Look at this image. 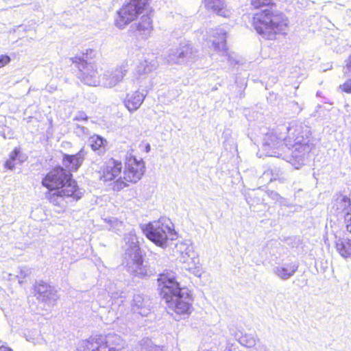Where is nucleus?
Wrapping results in <instances>:
<instances>
[{
    "label": "nucleus",
    "mask_w": 351,
    "mask_h": 351,
    "mask_svg": "<svg viewBox=\"0 0 351 351\" xmlns=\"http://www.w3.org/2000/svg\"><path fill=\"white\" fill-rule=\"evenodd\" d=\"M10 60L9 56L5 55L0 56V68L6 65Z\"/></svg>",
    "instance_id": "c756f323"
},
{
    "label": "nucleus",
    "mask_w": 351,
    "mask_h": 351,
    "mask_svg": "<svg viewBox=\"0 0 351 351\" xmlns=\"http://www.w3.org/2000/svg\"><path fill=\"white\" fill-rule=\"evenodd\" d=\"M147 93L146 90H143L141 93L139 90H131L130 93H127L125 99L124 103L125 107L130 112L136 110L142 104Z\"/></svg>",
    "instance_id": "dca6fc26"
},
{
    "label": "nucleus",
    "mask_w": 351,
    "mask_h": 351,
    "mask_svg": "<svg viewBox=\"0 0 351 351\" xmlns=\"http://www.w3.org/2000/svg\"><path fill=\"white\" fill-rule=\"evenodd\" d=\"M346 67L348 69L351 71V56L349 57L348 61L346 64Z\"/></svg>",
    "instance_id": "72a5a7b5"
},
{
    "label": "nucleus",
    "mask_w": 351,
    "mask_h": 351,
    "mask_svg": "<svg viewBox=\"0 0 351 351\" xmlns=\"http://www.w3.org/2000/svg\"><path fill=\"white\" fill-rule=\"evenodd\" d=\"M342 90L348 93H351V89H342Z\"/></svg>",
    "instance_id": "58836bf2"
},
{
    "label": "nucleus",
    "mask_w": 351,
    "mask_h": 351,
    "mask_svg": "<svg viewBox=\"0 0 351 351\" xmlns=\"http://www.w3.org/2000/svg\"><path fill=\"white\" fill-rule=\"evenodd\" d=\"M280 175L281 171L279 169L275 168L274 169H269L265 171L263 174V178L269 177L271 176L269 178V182H271L279 178Z\"/></svg>",
    "instance_id": "393cba45"
},
{
    "label": "nucleus",
    "mask_w": 351,
    "mask_h": 351,
    "mask_svg": "<svg viewBox=\"0 0 351 351\" xmlns=\"http://www.w3.org/2000/svg\"><path fill=\"white\" fill-rule=\"evenodd\" d=\"M88 128H86L84 126H80L79 125H77L76 129H75V133H77L78 135H80L81 134H86L88 133Z\"/></svg>",
    "instance_id": "7c9ffc66"
},
{
    "label": "nucleus",
    "mask_w": 351,
    "mask_h": 351,
    "mask_svg": "<svg viewBox=\"0 0 351 351\" xmlns=\"http://www.w3.org/2000/svg\"><path fill=\"white\" fill-rule=\"evenodd\" d=\"M157 280L160 295L168 308L178 315H189L193 310V298L186 287H180L176 274L165 270Z\"/></svg>",
    "instance_id": "20e7f679"
},
{
    "label": "nucleus",
    "mask_w": 351,
    "mask_h": 351,
    "mask_svg": "<svg viewBox=\"0 0 351 351\" xmlns=\"http://www.w3.org/2000/svg\"><path fill=\"white\" fill-rule=\"evenodd\" d=\"M335 248L341 257L345 259H351V239L347 238L337 239Z\"/></svg>",
    "instance_id": "a211bd4d"
},
{
    "label": "nucleus",
    "mask_w": 351,
    "mask_h": 351,
    "mask_svg": "<svg viewBox=\"0 0 351 351\" xmlns=\"http://www.w3.org/2000/svg\"><path fill=\"white\" fill-rule=\"evenodd\" d=\"M0 351H12V350L5 346H1Z\"/></svg>",
    "instance_id": "4c0bfd02"
},
{
    "label": "nucleus",
    "mask_w": 351,
    "mask_h": 351,
    "mask_svg": "<svg viewBox=\"0 0 351 351\" xmlns=\"http://www.w3.org/2000/svg\"><path fill=\"white\" fill-rule=\"evenodd\" d=\"M285 130L287 136L282 133L278 135V131L282 129L267 133L263 139L262 149L267 156L282 158L298 169L304 165L313 147L310 128L294 121Z\"/></svg>",
    "instance_id": "f257e3e1"
},
{
    "label": "nucleus",
    "mask_w": 351,
    "mask_h": 351,
    "mask_svg": "<svg viewBox=\"0 0 351 351\" xmlns=\"http://www.w3.org/2000/svg\"><path fill=\"white\" fill-rule=\"evenodd\" d=\"M212 45L215 50L220 51L226 49V36L225 33L217 32L213 35Z\"/></svg>",
    "instance_id": "412c9836"
},
{
    "label": "nucleus",
    "mask_w": 351,
    "mask_h": 351,
    "mask_svg": "<svg viewBox=\"0 0 351 351\" xmlns=\"http://www.w3.org/2000/svg\"><path fill=\"white\" fill-rule=\"evenodd\" d=\"M38 332L37 331H35L33 336H28V335H25V338H26V340L28 341H32V343H34V340H35V336H38Z\"/></svg>",
    "instance_id": "2f4dec72"
},
{
    "label": "nucleus",
    "mask_w": 351,
    "mask_h": 351,
    "mask_svg": "<svg viewBox=\"0 0 351 351\" xmlns=\"http://www.w3.org/2000/svg\"><path fill=\"white\" fill-rule=\"evenodd\" d=\"M86 154L87 152L84 148L75 154H64L62 164L70 173L77 171L82 165Z\"/></svg>",
    "instance_id": "ddd939ff"
},
{
    "label": "nucleus",
    "mask_w": 351,
    "mask_h": 351,
    "mask_svg": "<svg viewBox=\"0 0 351 351\" xmlns=\"http://www.w3.org/2000/svg\"><path fill=\"white\" fill-rule=\"evenodd\" d=\"M139 351H164L160 346H156L149 339H143L139 343Z\"/></svg>",
    "instance_id": "5701e85b"
},
{
    "label": "nucleus",
    "mask_w": 351,
    "mask_h": 351,
    "mask_svg": "<svg viewBox=\"0 0 351 351\" xmlns=\"http://www.w3.org/2000/svg\"><path fill=\"white\" fill-rule=\"evenodd\" d=\"M21 147H15L9 155V158L5 162V167L8 169L12 170L17 163L21 162Z\"/></svg>",
    "instance_id": "6ab92c4d"
},
{
    "label": "nucleus",
    "mask_w": 351,
    "mask_h": 351,
    "mask_svg": "<svg viewBox=\"0 0 351 351\" xmlns=\"http://www.w3.org/2000/svg\"><path fill=\"white\" fill-rule=\"evenodd\" d=\"M332 210L337 215H343V218L347 213H351V200L350 197L342 194H336L332 202Z\"/></svg>",
    "instance_id": "2eb2a0df"
},
{
    "label": "nucleus",
    "mask_w": 351,
    "mask_h": 351,
    "mask_svg": "<svg viewBox=\"0 0 351 351\" xmlns=\"http://www.w3.org/2000/svg\"><path fill=\"white\" fill-rule=\"evenodd\" d=\"M299 267L297 261H288L273 268V273L282 280H287L293 277Z\"/></svg>",
    "instance_id": "f8f14e48"
},
{
    "label": "nucleus",
    "mask_w": 351,
    "mask_h": 351,
    "mask_svg": "<svg viewBox=\"0 0 351 351\" xmlns=\"http://www.w3.org/2000/svg\"><path fill=\"white\" fill-rule=\"evenodd\" d=\"M252 193H253V194H251V195H250L247 197H246V200H247V203H248L250 205V201H251V199H251V195H255V193H255L254 190H253V191H252Z\"/></svg>",
    "instance_id": "e433bc0d"
},
{
    "label": "nucleus",
    "mask_w": 351,
    "mask_h": 351,
    "mask_svg": "<svg viewBox=\"0 0 351 351\" xmlns=\"http://www.w3.org/2000/svg\"><path fill=\"white\" fill-rule=\"evenodd\" d=\"M272 0H250L254 9L267 7L252 14L251 25L256 32L266 40H275L276 36L285 34L289 25L286 14L274 8Z\"/></svg>",
    "instance_id": "7ed1b4c3"
},
{
    "label": "nucleus",
    "mask_w": 351,
    "mask_h": 351,
    "mask_svg": "<svg viewBox=\"0 0 351 351\" xmlns=\"http://www.w3.org/2000/svg\"><path fill=\"white\" fill-rule=\"evenodd\" d=\"M145 166L142 159L138 160L132 155L131 153H127L125 155V170L123 171V178L119 177L113 183L112 189L115 191H120L128 186L127 182L136 183L143 176Z\"/></svg>",
    "instance_id": "1a4fd4ad"
},
{
    "label": "nucleus",
    "mask_w": 351,
    "mask_h": 351,
    "mask_svg": "<svg viewBox=\"0 0 351 351\" xmlns=\"http://www.w3.org/2000/svg\"><path fill=\"white\" fill-rule=\"evenodd\" d=\"M122 164L120 161L110 158L108 160L102 169L100 180L104 182H109L121 177V173Z\"/></svg>",
    "instance_id": "9b49d317"
},
{
    "label": "nucleus",
    "mask_w": 351,
    "mask_h": 351,
    "mask_svg": "<svg viewBox=\"0 0 351 351\" xmlns=\"http://www.w3.org/2000/svg\"><path fill=\"white\" fill-rule=\"evenodd\" d=\"M142 229L147 239L162 248L166 247L167 241L173 240L176 234L173 223L166 217L150 222Z\"/></svg>",
    "instance_id": "0eeeda50"
},
{
    "label": "nucleus",
    "mask_w": 351,
    "mask_h": 351,
    "mask_svg": "<svg viewBox=\"0 0 351 351\" xmlns=\"http://www.w3.org/2000/svg\"><path fill=\"white\" fill-rule=\"evenodd\" d=\"M255 349L256 351H270L265 345H258Z\"/></svg>",
    "instance_id": "473e14b6"
},
{
    "label": "nucleus",
    "mask_w": 351,
    "mask_h": 351,
    "mask_svg": "<svg viewBox=\"0 0 351 351\" xmlns=\"http://www.w3.org/2000/svg\"><path fill=\"white\" fill-rule=\"evenodd\" d=\"M124 240L125 241L124 264L128 271L141 278L152 276V270L147 265L143 264V258L137 237L130 232L125 236Z\"/></svg>",
    "instance_id": "423d86ee"
},
{
    "label": "nucleus",
    "mask_w": 351,
    "mask_h": 351,
    "mask_svg": "<svg viewBox=\"0 0 351 351\" xmlns=\"http://www.w3.org/2000/svg\"><path fill=\"white\" fill-rule=\"evenodd\" d=\"M71 173L62 167H57L46 176L43 184L49 189L48 199L53 205L63 211L69 204L80 199L84 191L79 188Z\"/></svg>",
    "instance_id": "f03ea898"
},
{
    "label": "nucleus",
    "mask_w": 351,
    "mask_h": 351,
    "mask_svg": "<svg viewBox=\"0 0 351 351\" xmlns=\"http://www.w3.org/2000/svg\"><path fill=\"white\" fill-rule=\"evenodd\" d=\"M113 285L110 284V285L108 287V293L109 295L110 296L111 299H118L119 298H122L121 294L122 293H120L119 291H114L113 288L112 287Z\"/></svg>",
    "instance_id": "bb28decb"
},
{
    "label": "nucleus",
    "mask_w": 351,
    "mask_h": 351,
    "mask_svg": "<svg viewBox=\"0 0 351 351\" xmlns=\"http://www.w3.org/2000/svg\"><path fill=\"white\" fill-rule=\"evenodd\" d=\"M239 343L247 348H252L256 343V336L245 334L238 339Z\"/></svg>",
    "instance_id": "b1692460"
},
{
    "label": "nucleus",
    "mask_w": 351,
    "mask_h": 351,
    "mask_svg": "<svg viewBox=\"0 0 351 351\" xmlns=\"http://www.w3.org/2000/svg\"><path fill=\"white\" fill-rule=\"evenodd\" d=\"M73 119L76 121H87L88 116L84 112L80 111L77 113Z\"/></svg>",
    "instance_id": "c85d7f7f"
},
{
    "label": "nucleus",
    "mask_w": 351,
    "mask_h": 351,
    "mask_svg": "<svg viewBox=\"0 0 351 351\" xmlns=\"http://www.w3.org/2000/svg\"><path fill=\"white\" fill-rule=\"evenodd\" d=\"M202 3L208 11L223 17L228 16V7L223 0H202Z\"/></svg>",
    "instance_id": "f3484780"
},
{
    "label": "nucleus",
    "mask_w": 351,
    "mask_h": 351,
    "mask_svg": "<svg viewBox=\"0 0 351 351\" xmlns=\"http://www.w3.org/2000/svg\"><path fill=\"white\" fill-rule=\"evenodd\" d=\"M343 86L344 88H351V80L345 82Z\"/></svg>",
    "instance_id": "c9c22d12"
},
{
    "label": "nucleus",
    "mask_w": 351,
    "mask_h": 351,
    "mask_svg": "<svg viewBox=\"0 0 351 351\" xmlns=\"http://www.w3.org/2000/svg\"><path fill=\"white\" fill-rule=\"evenodd\" d=\"M149 149H150V145H147L146 146V150H147V152H149Z\"/></svg>",
    "instance_id": "ea45409f"
},
{
    "label": "nucleus",
    "mask_w": 351,
    "mask_h": 351,
    "mask_svg": "<svg viewBox=\"0 0 351 351\" xmlns=\"http://www.w3.org/2000/svg\"><path fill=\"white\" fill-rule=\"evenodd\" d=\"M90 145L93 150L98 151L99 154L104 152L106 140L99 135H93L89 138Z\"/></svg>",
    "instance_id": "aec40b11"
},
{
    "label": "nucleus",
    "mask_w": 351,
    "mask_h": 351,
    "mask_svg": "<svg viewBox=\"0 0 351 351\" xmlns=\"http://www.w3.org/2000/svg\"><path fill=\"white\" fill-rule=\"evenodd\" d=\"M267 195L271 199L279 202L280 204H284L285 199L281 197L277 192L270 191L267 192Z\"/></svg>",
    "instance_id": "a878e982"
},
{
    "label": "nucleus",
    "mask_w": 351,
    "mask_h": 351,
    "mask_svg": "<svg viewBox=\"0 0 351 351\" xmlns=\"http://www.w3.org/2000/svg\"><path fill=\"white\" fill-rule=\"evenodd\" d=\"M121 337L114 333L95 335L83 341L82 351H126Z\"/></svg>",
    "instance_id": "9d476101"
},
{
    "label": "nucleus",
    "mask_w": 351,
    "mask_h": 351,
    "mask_svg": "<svg viewBox=\"0 0 351 351\" xmlns=\"http://www.w3.org/2000/svg\"><path fill=\"white\" fill-rule=\"evenodd\" d=\"M34 293L38 304L34 302V297H28L27 300L32 311L36 314H41L43 310L47 311L54 306L59 298L57 290L43 280L34 285Z\"/></svg>",
    "instance_id": "6e6552de"
},
{
    "label": "nucleus",
    "mask_w": 351,
    "mask_h": 351,
    "mask_svg": "<svg viewBox=\"0 0 351 351\" xmlns=\"http://www.w3.org/2000/svg\"><path fill=\"white\" fill-rule=\"evenodd\" d=\"M186 254H188L187 258L184 256L182 257L184 258L183 262L188 264V266H186L185 268L189 271L195 272V270L197 268V265L199 264V258L193 252H192L191 254L186 252Z\"/></svg>",
    "instance_id": "4be33fe9"
},
{
    "label": "nucleus",
    "mask_w": 351,
    "mask_h": 351,
    "mask_svg": "<svg viewBox=\"0 0 351 351\" xmlns=\"http://www.w3.org/2000/svg\"><path fill=\"white\" fill-rule=\"evenodd\" d=\"M131 308L134 313L147 316L151 311V302L147 296L140 293L134 294Z\"/></svg>",
    "instance_id": "4468645a"
},
{
    "label": "nucleus",
    "mask_w": 351,
    "mask_h": 351,
    "mask_svg": "<svg viewBox=\"0 0 351 351\" xmlns=\"http://www.w3.org/2000/svg\"><path fill=\"white\" fill-rule=\"evenodd\" d=\"M344 222L346 223L347 231L351 233V213H348L345 216Z\"/></svg>",
    "instance_id": "cd10ccee"
},
{
    "label": "nucleus",
    "mask_w": 351,
    "mask_h": 351,
    "mask_svg": "<svg viewBox=\"0 0 351 351\" xmlns=\"http://www.w3.org/2000/svg\"><path fill=\"white\" fill-rule=\"evenodd\" d=\"M152 0H127L117 11L114 25L119 29L124 28L130 23L136 21L143 14L134 27V30L141 36L146 38L153 30V23L149 14L153 12L151 7Z\"/></svg>",
    "instance_id": "39448f33"
},
{
    "label": "nucleus",
    "mask_w": 351,
    "mask_h": 351,
    "mask_svg": "<svg viewBox=\"0 0 351 351\" xmlns=\"http://www.w3.org/2000/svg\"><path fill=\"white\" fill-rule=\"evenodd\" d=\"M114 72L115 73H121V75H124L126 73V70L125 69V70L122 71V69L120 68V69H117Z\"/></svg>",
    "instance_id": "f704fd0d"
}]
</instances>
